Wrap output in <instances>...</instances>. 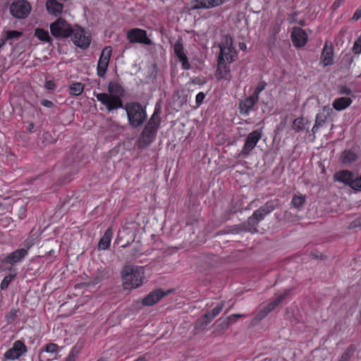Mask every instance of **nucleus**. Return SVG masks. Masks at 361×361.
Here are the masks:
<instances>
[{"mask_svg": "<svg viewBox=\"0 0 361 361\" xmlns=\"http://www.w3.org/2000/svg\"><path fill=\"white\" fill-rule=\"evenodd\" d=\"M51 34L56 38H67L73 35V43L81 49H87L91 42L90 37L79 27L73 28L64 19L59 18L50 25Z\"/></svg>", "mask_w": 361, "mask_h": 361, "instance_id": "1", "label": "nucleus"}, {"mask_svg": "<svg viewBox=\"0 0 361 361\" xmlns=\"http://www.w3.org/2000/svg\"><path fill=\"white\" fill-rule=\"evenodd\" d=\"M108 90L109 94L106 93L94 94L97 100L103 104L109 111L123 108L121 99V97L123 95V90L121 86L116 82H111L109 84Z\"/></svg>", "mask_w": 361, "mask_h": 361, "instance_id": "2", "label": "nucleus"}, {"mask_svg": "<svg viewBox=\"0 0 361 361\" xmlns=\"http://www.w3.org/2000/svg\"><path fill=\"white\" fill-rule=\"evenodd\" d=\"M145 270L143 267L126 265L121 271L124 289L136 288L143 283Z\"/></svg>", "mask_w": 361, "mask_h": 361, "instance_id": "3", "label": "nucleus"}, {"mask_svg": "<svg viewBox=\"0 0 361 361\" xmlns=\"http://www.w3.org/2000/svg\"><path fill=\"white\" fill-rule=\"evenodd\" d=\"M123 108L126 111L129 123L133 128H138L145 121L147 118L146 111L140 103H128Z\"/></svg>", "mask_w": 361, "mask_h": 361, "instance_id": "4", "label": "nucleus"}, {"mask_svg": "<svg viewBox=\"0 0 361 361\" xmlns=\"http://www.w3.org/2000/svg\"><path fill=\"white\" fill-rule=\"evenodd\" d=\"M159 111L155 109L153 115L142 130L139 142L143 147L148 146L154 140L157 131L160 125V118L158 115Z\"/></svg>", "mask_w": 361, "mask_h": 361, "instance_id": "5", "label": "nucleus"}, {"mask_svg": "<svg viewBox=\"0 0 361 361\" xmlns=\"http://www.w3.org/2000/svg\"><path fill=\"white\" fill-rule=\"evenodd\" d=\"M278 205V200H271L257 209L247 219L248 225L255 226L258 222L263 220L264 217L275 209Z\"/></svg>", "mask_w": 361, "mask_h": 361, "instance_id": "6", "label": "nucleus"}, {"mask_svg": "<svg viewBox=\"0 0 361 361\" xmlns=\"http://www.w3.org/2000/svg\"><path fill=\"white\" fill-rule=\"evenodd\" d=\"M290 290H286L284 293L279 295L274 300L263 307L250 322V326H254L258 324L270 312L274 310L289 294Z\"/></svg>", "mask_w": 361, "mask_h": 361, "instance_id": "7", "label": "nucleus"}, {"mask_svg": "<svg viewBox=\"0 0 361 361\" xmlns=\"http://www.w3.org/2000/svg\"><path fill=\"white\" fill-rule=\"evenodd\" d=\"M31 6L25 0H16L10 7V11L13 16L18 19L26 18L30 13Z\"/></svg>", "mask_w": 361, "mask_h": 361, "instance_id": "8", "label": "nucleus"}, {"mask_svg": "<svg viewBox=\"0 0 361 361\" xmlns=\"http://www.w3.org/2000/svg\"><path fill=\"white\" fill-rule=\"evenodd\" d=\"M127 37L131 43H141L151 45L152 40L147 37V32L139 28L130 30L127 33Z\"/></svg>", "mask_w": 361, "mask_h": 361, "instance_id": "9", "label": "nucleus"}, {"mask_svg": "<svg viewBox=\"0 0 361 361\" xmlns=\"http://www.w3.org/2000/svg\"><path fill=\"white\" fill-rule=\"evenodd\" d=\"M261 130H256L249 133L245 145L240 152V154L244 157H247L250 152L255 147L257 143L262 137Z\"/></svg>", "mask_w": 361, "mask_h": 361, "instance_id": "10", "label": "nucleus"}, {"mask_svg": "<svg viewBox=\"0 0 361 361\" xmlns=\"http://www.w3.org/2000/svg\"><path fill=\"white\" fill-rule=\"evenodd\" d=\"M112 49L111 47H106L102 51L99 60L97 64V75L103 78L106 73L110 58L111 56Z\"/></svg>", "mask_w": 361, "mask_h": 361, "instance_id": "11", "label": "nucleus"}, {"mask_svg": "<svg viewBox=\"0 0 361 361\" xmlns=\"http://www.w3.org/2000/svg\"><path fill=\"white\" fill-rule=\"evenodd\" d=\"M136 225L134 223H130L128 225L123 226L122 230L119 231L117 238L118 243L123 239H126V242L121 245V247H126L131 241L135 238V230Z\"/></svg>", "mask_w": 361, "mask_h": 361, "instance_id": "12", "label": "nucleus"}, {"mask_svg": "<svg viewBox=\"0 0 361 361\" xmlns=\"http://www.w3.org/2000/svg\"><path fill=\"white\" fill-rule=\"evenodd\" d=\"M171 292L172 290H168L166 292H164L161 288L155 289L142 299V304L145 306H152Z\"/></svg>", "mask_w": 361, "mask_h": 361, "instance_id": "13", "label": "nucleus"}, {"mask_svg": "<svg viewBox=\"0 0 361 361\" xmlns=\"http://www.w3.org/2000/svg\"><path fill=\"white\" fill-rule=\"evenodd\" d=\"M27 351V348L24 343L18 340L16 341L11 348L5 353V357L10 360L18 359Z\"/></svg>", "mask_w": 361, "mask_h": 361, "instance_id": "14", "label": "nucleus"}, {"mask_svg": "<svg viewBox=\"0 0 361 361\" xmlns=\"http://www.w3.org/2000/svg\"><path fill=\"white\" fill-rule=\"evenodd\" d=\"M236 51L235 48L226 49V48L220 49V53L218 57V71H221V67L223 66L226 69L225 61H227L228 63H232L236 56Z\"/></svg>", "mask_w": 361, "mask_h": 361, "instance_id": "15", "label": "nucleus"}, {"mask_svg": "<svg viewBox=\"0 0 361 361\" xmlns=\"http://www.w3.org/2000/svg\"><path fill=\"white\" fill-rule=\"evenodd\" d=\"M175 55L178 57L180 62L182 63V68L184 70H189L190 64L184 50L183 42L181 39H178L173 46Z\"/></svg>", "mask_w": 361, "mask_h": 361, "instance_id": "16", "label": "nucleus"}, {"mask_svg": "<svg viewBox=\"0 0 361 361\" xmlns=\"http://www.w3.org/2000/svg\"><path fill=\"white\" fill-rule=\"evenodd\" d=\"M333 113L332 109L329 106H324L322 111L317 114L315 118V123L312 129L313 135H314L318 129L323 126L324 123L328 121L331 114Z\"/></svg>", "mask_w": 361, "mask_h": 361, "instance_id": "17", "label": "nucleus"}, {"mask_svg": "<svg viewBox=\"0 0 361 361\" xmlns=\"http://www.w3.org/2000/svg\"><path fill=\"white\" fill-rule=\"evenodd\" d=\"M291 39L295 47H302L307 41V35L302 28L294 27L291 33Z\"/></svg>", "mask_w": 361, "mask_h": 361, "instance_id": "18", "label": "nucleus"}, {"mask_svg": "<svg viewBox=\"0 0 361 361\" xmlns=\"http://www.w3.org/2000/svg\"><path fill=\"white\" fill-rule=\"evenodd\" d=\"M27 255V250L25 248L18 249L12 253L4 257L1 260L2 263L14 264L20 262Z\"/></svg>", "mask_w": 361, "mask_h": 361, "instance_id": "19", "label": "nucleus"}, {"mask_svg": "<svg viewBox=\"0 0 361 361\" xmlns=\"http://www.w3.org/2000/svg\"><path fill=\"white\" fill-rule=\"evenodd\" d=\"M224 2V0H194L192 9L211 8L216 7Z\"/></svg>", "mask_w": 361, "mask_h": 361, "instance_id": "20", "label": "nucleus"}, {"mask_svg": "<svg viewBox=\"0 0 361 361\" xmlns=\"http://www.w3.org/2000/svg\"><path fill=\"white\" fill-rule=\"evenodd\" d=\"M258 98L252 94L240 103V112L242 114H248L253 106L257 102Z\"/></svg>", "mask_w": 361, "mask_h": 361, "instance_id": "21", "label": "nucleus"}, {"mask_svg": "<svg viewBox=\"0 0 361 361\" xmlns=\"http://www.w3.org/2000/svg\"><path fill=\"white\" fill-rule=\"evenodd\" d=\"M334 177V180L343 183L351 188V183L354 179V175L352 172L347 170L342 171L338 173H336Z\"/></svg>", "mask_w": 361, "mask_h": 361, "instance_id": "22", "label": "nucleus"}, {"mask_svg": "<svg viewBox=\"0 0 361 361\" xmlns=\"http://www.w3.org/2000/svg\"><path fill=\"white\" fill-rule=\"evenodd\" d=\"M46 8L49 13L56 16L61 13L63 5L58 2L56 0H47L46 3Z\"/></svg>", "mask_w": 361, "mask_h": 361, "instance_id": "23", "label": "nucleus"}, {"mask_svg": "<svg viewBox=\"0 0 361 361\" xmlns=\"http://www.w3.org/2000/svg\"><path fill=\"white\" fill-rule=\"evenodd\" d=\"M113 235L112 228H108L104 233V235L100 239L98 247L99 249L106 250L109 249Z\"/></svg>", "mask_w": 361, "mask_h": 361, "instance_id": "24", "label": "nucleus"}, {"mask_svg": "<svg viewBox=\"0 0 361 361\" xmlns=\"http://www.w3.org/2000/svg\"><path fill=\"white\" fill-rule=\"evenodd\" d=\"M321 59L324 66L332 64L333 48L331 47H328L326 45H325L322 53Z\"/></svg>", "mask_w": 361, "mask_h": 361, "instance_id": "25", "label": "nucleus"}, {"mask_svg": "<svg viewBox=\"0 0 361 361\" xmlns=\"http://www.w3.org/2000/svg\"><path fill=\"white\" fill-rule=\"evenodd\" d=\"M35 36L42 42H47L49 44H52V38L49 36V32L42 28H36L35 30Z\"/></svg>", "mask_w": 361, "mask_h": 361, "instance_id": "26", "label": "nucleus"}, {"mask_svg": "<svg viewBox=\"0 0 361 361\" xmlns=\"http://www.w3.org/2000/svg\"><path fill=\"white\" fill-rule=\"evenodd\" d=\"M352 100L349 97H341L334 102L333 106L335 109L341 111L350 105Z\"/></svg>", "mask_w": 361, "mask_h": 361, "instance_id": "27", "label": "nucleus"}, {"mask_svg": "<svg viewBox=\"0 0 361 361\" xmlns=\"http://www.w3.org/2000/svg\"><path fill=\"white\" fill-rule=\"evenodd\" d=\"M212 319H213L210 317V314L205 313L197 320L195 324V329H203L212 321Z\"/></svg>", "mask_w": 361, "mask_h": 361, "instance_id": "28", "label": "nucleus"}, {"mask_svg": "<svg viewBox=\"0 0 361 361\" xmlns=\"http://www.w3.org/2000/svg\"><path fill=\"white\" fill-rule=\"evenodd\" d=\"M212 319H213L210 317V314L205 313L197 320L195 324V329H203L212 321Z\"/></svg>", "mask_w": 361, "mask_h": 361, "instance_id": "29", "label": "nucleus"}, {"mask_svg": "<svg viewBox=\"0 0 361 361\" xmlns=\"http://www.w3.org/2000/svg\"><path fill=\"white\" fill-rule=\"evenodd\" d=\"M341 159L343 164H348L355 161L357 159V156L351 150H345L341 154Z\"/></svg>", "mask_w": 361, "mask_h": 361, "instance_id": "30", "label": "nucleus"}, {"mask_svg": "<svg viewBox=\"0 0 361 361\" xmlns=\"http://www.w3.org/2000/svg\"><path fill=\"white\" fill-rule=\"evenodd\" d=\"M46 246L47 247L45 248L46 253H49L51 256L55 255L59 251V245L57 240H51Z\"/></svg>", "mask_w": 361, "mask_h": 361, "instance_id": "31", "label": "nucleus"}, {"mask_svg": "<svg viewBox=\"0 0 361 361\" xmlns=\"http://www.w3.org/2000/svg\"><path fill=\"white\" fill-rule=\"evenodd\" d=\"M231 324L232 323L229 320H228V318L221 322L219 321V323L216 324L214 331L216 333L217 336H220L221 334H223L228 329Z\"/></svg>", "mask_w": 361, "mask_h": 361, "instance_id": "32", "label": "nucleus"}, {"mask_svg": "<svg viewBox=\"0 0 361 361\" xmlns=\"http://www.w3.org/2000/svg\"><path fill=\"white\" fill-rule=\"evenodd\" d=\"M82 348L81 344H76L71 350L65 361H75Z\"/></svg>", "mask_w": 361, "mask_h": 361, "instance_id": "33", "label": "nucleus"}, {"mask_svg": "<svg viewBox=\"0 0 361 361\" xmlns=\"http://www.w3.org/2000/svg\"><path fill=\"white\" fill-rule=\"evenodd\" d=\"M84 90V85L81 82H74L69 87L70 94L74 96L80 95Z\"/></svg>", "mask_w": 361, "mask_h": 361, "instance_id": "34", "label": "nucleus"}, {"mask_svg": "<svg viewBox=\"0 0 361 361\" xmlns=\"http://www.w3.org/2000/svg\"><path fill=\"white\" fill-rule=\"evenodd\" d=\"M305 200L306 198L305 195H295L292 199L291 204L294 207L300 209L305 204Z\"/></svg>", "mask_w": 361, "mask_h": 361, "instance_id": "35", "label": "nucleus"}, {"mask_svg": "<svg viewBox=\"0 0 361 361\" xmlns=\"http://www.w3.org/2000/svg\"><path fill=\"white\" fill-rule=\"evenodd\" d=\"M22 32L17 30H8L5 32V37H2L4 43L9 39L18 38L22 35Z\"/></svg>", "mask_w": 361, "mask_h": 361, "instance_id": "36", "label": "nucleus"}, {"mask_svg": "<svg viewBox=\"0 0 361 361\" xmlns=\"http://www.w3.org/2000/svg\"><path fill=\"white\" fill-rule=\"evenodd\" d=\"M224 305H225L224 301H221L211 312H208L207 313L208 314H210V317L212 319H214L221 312Z\"/></svg>", "mask_w": 361, "mask_h": 361, "instance_id": "37", "label": "nucleus"}, {"mask_svg": "<svg viewBox=\"0 0 361 361\" xmlns=\"http://www.w3.org/2000/svg\"><path fill=\"white\" fill-rule=\"evenodd\" d=\"M293 128L296 132L302 130L304 129L303 118H295L293 122Z\"/></svg>", "mask_w": 361, "mask_h": 361, "instance_id": "38", "label": "nucleus"}, {"mask_svg": "<svg viewBox=\"0 0 361 361\" xmlns=\"http://www.w3.org/2000/svg\"><path fill=\"white\" fill-rule=\"evenodd\" d=\"M219 48H226V49H233L234 47L233 46V39L231 37L226 36L224 42L219 45Z\"/></svg>", "mask_w": 361, "mask_h": 361, "instance_id": "39", "label": "nucleus"}, {"mask_svg": "<svg viewBox=\"0 0 361 361\" xmlns=\"http://www.w3.org/2000/svg\"><path fill=\"white\" fill-rule=\"evenodd\" d=\"M13 277L14 276L9 274L4 278L0 286L1 290H5L8 288L9 283H11Z\"/></svg>", "mask_w": 361, "mask_h": 361, "instance_id": "40", "label": "nucleus"}, {"mask_svg": "<svg viewBox=\"0 0 361 361\" xmlns=\"http://www.w3.org/2000/svg\"><path fill=\"white\" fill-rule=\"evenodd\" d=\"M351 188L354 190H361V176L354 178L353 181L351 183Z\"/></svg>", "mask_w": 361, "mask_h": 361, "instance_id": "41", "label": "nucleus"}, {"mask_svg": "<svg viewBox=\"0 0 361 361\" xmlns=\"http://www.w3.org/2000/svg\"><path fill=\"white\" fill-rule=\"evenodd\" d=\"M18 310H11L6 315V320L8 323L13 322L17 318V313Z\"/></svg>", "mask_w": 361, "mask_h": 361, "instance_id": "42", "label": "nucleus"}, {"mask_svg": "<svg viewBox=\"0 0 361 361\" xmlns=\"http://www.w3.org/2000/svg\"><path fill=\"white\" fill-rule=\"evenodd\" d=\"M353 51L355 54L361 53V36L355 42Z\"/></svg>", "mask_w": 361, "mask_h": 361, "instance_id": "43", "label": "nucleus"}, {"mask_svg": "<svg viewBox=\"0 0 361 361\" xmlns=\"http://www.w3.org/2000/svg\"><path fill=\"white\" fill-rule=\"evenodd\" d=\"M266 85L267 83L264 81L260 82L252 94L259 99V94L265 88Z\"/></svg>", "mask_w": 361, "mask_h": 361, "instance_id": "44", "label": "nucleus"}, {"mask_svg": "<svg viewBox=\"0 0 361 361\" xmlns=\"http://www.w3.org/2000/svg\"><path fill=\"white\" fill-rule=\"evenodd\" d=\"M58 350V345L54 343H49L47 345L44 352L47 353H55ZM44 352V350L42 351Z\"/></svg>", "mask_w": 361, "mask_h": 361, "instance_id": "45", "label": "nucleus"}, {"mask_svg": "<svg viewBox=\"0 0 361 361\" xmlns=\"http://www.w3.org/2000/svg\"><path fill=\"white\" fill-rule=\"evenodd\" d=\"M361 226V217L355 219L350 224L349 228H354L356 227Z\"/></svg>", "mask_w": 361, "mask_h": 361, "instance_id": "46", "label": "nucleus"}, {"mask_svg": "<svg viewBox=\"0 0 361 361\" xmlns=\"http://www.w3.org/2000/svg\"><path fill=\"white\" fill-rule=\"evenodd\" d=\"M204 97H205V95L203 92H199L196 95V98H195V102H196L197 104V105L201 104L202 102H203Z\"/></svg>", "mask_w": 361, "mask_h": 361, "instance_id": "47", "label": "nucleus"}, {"mask_svg": "<svg viewBox=\"0 0 361 361\" xmlns=\"http://www.w3.org/2000/svg\"><path fill=\"white\" fill-rule=\"evenodd\" d=\"M244 315L241 314H233L228 317V320H229L231 323H234L237 319L243 317Z\"/></svg>", "mask_w": 361, "mask_h": 361, "instance_id": "48", "label": "nucleus"}, {"mask_svg": "<svg viewBox=\"0 0 361 361\" xmlns=\"http://www.w3.org/2000/svg\"><path fill=\"white\" fill-rule=\"evenodd\" d=\"M41 104L47 108H53L55 106L51 101L47 99H42L41 101Z\"/></svg>", "mask_w": 361, "mask_h": 361, "instance_id": "49", "label": "nucleus"}, {"mask_svg": "<svg viewBox=\"0 0 361 361\" xmlns=\"http://www.w3.org/2000/svg\"><path fill=\"white\" fill-rule=\"evenodd\" d=\"M361 18V8L357 9L353 16L351 20L356 21Z\"/></svg>", "mask_w": 361, "mask_h": 361, "instance_id": "50", "label": "nucleus"}, {"mask_svg": "<svg viewBox=\"0 0 361 361\" xmlns=\"http://www.w3.org/2000/svg\"><path fill=\"white\" fill-rule=\"evenodd\" d=\"M45 87L47 90H54L55 88V83L52 80H48L45 82Z\"/></svg>", "mask_w": 361, "mask_h": 361, "instance_id": "51", "label": "nucleus"}, {"mask_svg": "<svg viewBox=\"0 0 361 361\" xmlns=\"http://www.w3.org/2000/svg\"><path fill=\"white\" fill-rule=\"evenodd\" d=\"M350 353L348 351H346L342 355L341 359L338 361H348L350 360Z\"/></svg>", "mask_w": 361, "mask_h": 361, "instance_id": "52", "label": "nucleus"}, {"mask_svg": "<svg viewBox=\"0 0 361 361\" xmlns=\"http://www.w3.org/2000/svg\"><path fill=\"white\" fill-rule=\"evenodd\" d=\"M217 72L220 75L221 78H226L227 73H228V70L227 69V67L226 66V69L224 68V67H221V71H219L217 70Z\"/></svg>", "mask_w": 361, "mask_h": 361, "instance_id": "53", "label": "nucleus"}, {"mask_svg": "<svg viewBox=\"0 0 361 361\" xmlns=\"http://www.w3.org/2000/svg\"><path fill=\"white\" fill-rule=\"evenodd\" d=\"M340 92L341 94H345L348 95V94H350L351 90L345 86H341V87H340Z\"/></svg>", "mask_w": 361, "mask_h": 361, "instance_id": "54", "label": "nucleus"}, {"mask_svg": "<svg viewBox=\"0 0 361 361\" xmlns=\"http://www.w3.org/2000/svg\"><path fill=\"white\" fill-rule=\"evenodd\" d=\"M140 254V250L137 248H134L133 250H132V252H131V255L133 257H137V255H139Z\"/></svg>", "mask_w": 361, "mask_h": 361, "instance_id": "55", "label": "nucleus"}, {"mask_svg": "<svg viewBox=\"0 0 361 361\" xmlns=\"http://www.w3.org/2000/svg\"><path fill=\"white\" fill-rule=\"evenodd\" d=\"M34 244L33 241L31 240H27L25 242V245L26 246V249L25 250H28L31 246H32V245Z\"/></svg>", "mask_w": 361, "mask_h": 361, "instance_id": "56", "label": "nucleus"}, {"mask_svg": "<svg viewBox=\"0 0 361 361\" xmlns=\"http://www.w3.org/2000/svg\"><path fill=\"white\" fill-rule=\"evenodd\" d=\"M342 2H343V1H338V0H336V1L334 2V4L333 6H334L335 8H338V7L340 6V4H341Z\"/></svg>", "mask_w": 361, "mask_h": 361, "instance_id": "57", "label": "nucleus"}, {"mask_svg": "<svg viewBox=\"0 0 361 361\" xmlns=\"http://www.w3.org/2000/svg\"><path fill=\"white\" fill-rule=\"evenodd\" d=\"M33 129H34V123H30V125H29L28 130L30 132H32Z\"/></svg>", "mask_w": 361, "mask_h": 361, "instance_id": "58", "label": "nucleus"}, {"mask_svg": "<svg viewBox=\"0 0 361 361\" xmlns=\"http://www.w3.org/2000/svg\"><path fill=\"white\" fill-rule=\"evenodd\" d=\"M4 42L3 41L2 38L0 39V49L4 45Z\"/></svg>", "mask_w": 361, "mask_h": 361, "instance_id": "59", "label": "nucleus"}, {"mask_svg": "<svg viewBox=\"0 0 361 361\" xmlns=\"http://www.w3.org/2000/svg\"><path fill=\"white\" fill-rule=\"evenodd\" d=\"M135 361H146V360H145V358L140 357V358H138L137 360H136Z\"/></svg>", "mask_w": 361, "mask_h": 361, "instance_id": "60", "label": "nucleus"}, {"mask_svg": "<svg viewBox=\"0 0 361 361\" xmlns=\"http://www.w3.org/2000/svg\"><path fill=\"white\" fill-rule=\"evenodd\" d=\"M244 47H245V44H240V49H243Z\"/></svg>", "mask_w": 361, "mask_h": 361, "instance_id": "61", "label": "nucleus"}, {"mask_svg": "<svg viewBox=\"0 0 361 361\" xmlns=\"http://www.w3.org/2000/svg\"><path fill=\"white\" fill-rule=\"evenodd\" d=\"M98 361H108V360H105V359H100V360H99Z\"/></svg>", "mask_w": 361, "mask_h": 361, "instance_id": "62", "label": "nucleus"}, {"mask_svg": "<svg viewBox=\"0 0 361 361\" xmlns=\"http://www.w3.org/2000/svg\"><path fill=\"white\" fill-rule=\"evenodd\" d=\"M261 361H263V360H261Z\"/></svg>", "mask_w": 361, "mask_h": 361, "instance_id": "63", "label": "nucleus"}]
</instances>
